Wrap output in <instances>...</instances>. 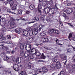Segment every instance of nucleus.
Instances as JSON below:
<instances>
[{"label":"nucleus","mask_w":75,"mask_h":75,"mask_svg":"<svg viewBox=\"0 0 75 75\" xmlns=\"http://www.w3.org/2000/svg\"><path fill=\"white\" fill-rule=\"evenodd\" d=\"M42 71L43 72L45 73V72H47L48 71V69H47V68L46 67H43Z\"/></svg>","instance_id":"6ab92c4d"},{"label":"nucleus","mask_w":75,"mask_h":75,"mask_svg":"<svg viewBox=\"0 0 75 75\" xmlns=\"http://www.w3.org/2000/svg\"><path fill=\"white\" fill-rule=\"evenodd\" d=\"M34 8V5H31L29 6V8L30 10H33Z\"/></svg>","instance_id":"473e14b6"},{"label":"nucleus","mask_w":75,"mask_h":75,"mask_svg":"<svg viewBox=\"0 0 75 75\" xmlns=\"http://www.w3.org/2000/svg\"><path fill=\"white\" fill-rule=\"evenodd\" d=\"M50 8H45V12L46 14L48 13H49V11L50 10Z\"/></svg>","instance_id":"f3484780"},{"label":"nucleus","mask_w":75,"mask_h":75,"mask_svg":"<svg viewBox=\"0 0 75 75\" xmlns=\"http://www.w3.org/2000/svg\"><path fill=\"white\" fill-rule=\"evenodd\" d=\"M11 54H14V50H13L11 51Z\"/></svg>","instance_id":"338daca9"},{"label":"nucleus","mask_w":75,"mask_h":75,"mask_svg":"<svg viewBox=\"0 0 75 75\" xmlns=\"http://www.w3.org/2000/svg\"><path fill=\"white\" fill-rule=\"evenodd\" d=\"M66 12H64L63 13V17H65V18H66L67 17V16L66 15Z\"/></svg>","instance_id":"4c0bfd02"},{"label":"nucleus","mask_w":75,"mask_h":75,"mask_svg":"<svg viewBox=\"0 0 75 75\" xmlns=\"http://www.w3.org/2000/svg\"><path fill=\"white\" fill-rule=\"evenodd\" d=\"M38 11L39 13H41V11L40 10V8H38Z\"/></svg>","instance_id":"69168bd1"},{"label":"nucleus","mask_w":75,"mask_h":75,"mask_svg":"<svg viewBox=\"0 0 75 75\" xmlns=\"http://www.w3.org/2000/svg\"><path fill=\"white\" fill-rule=\"evenodd\" d=\"M25 44H24V45L22 43H21L19 47L20 49H21V50H23L24 48V46H25Z\"/></svg>","instance_id":"aec40b11"},{"label":"nucleus","mask_w":75,"mask_h":75,"mask_svg":"<svg viewBox=\"0 0 75 75\" xmlns=\"http://www.w3.org/2000/svg\"><path fill=\"white\" fill-rule=\"evenodd\" d=\"M42 8V7L41 6V4L40 3L38 5V8L41 9Z\"/></svg>","instance_id":"37998d69"},{"label":"nucleus","mask_w":75,"mask_h":75,"mask_svg":"<svg viewBox=\"0 0 75 75\" xmlns=\"http://www.w3.org/2000/svg\"><path fill=\"white\" fill-rule=\"evenodd\" d=\"M46 39L47 40V42L49 41H51V38L50 37H48V38H46Z\"/></svg>","instance_id":"a18cd8bd"},{"label":"nucleus","mask_w":75,"mask_h":75,"mask_svg":"<svg viewBox=\"0 0 75 75\" xmlns=\"http://www.w3.org/2000/svg\"><path fill=\"white\" fill-rule=\"evenodd\" d=\"M65 12L66 13H67V14H71V13L73 12V10L71 8H69L66 10Z\"/></svg>","instance_id":"6e6552de"},{"label":"nucleus","mask_w":75,"mask_h":75,"mask_svg":"<svg viewBox=\"0 0 75 75\" xmlns=\"http://www.w3.org/2000/svg\"><path fill=\"white\" fill-rule=\"evenodd\" d=\"M15 31L16 33H17L18 34H20L21 33V29L20 28H18L15 29Z\"/></svg>","instance_id":"f8f14e48"},{"label":"nucleus","mask_w":75,"mask_h":75,"mask_svg":"<svg viewBox=\"0 0 75 75\" xmlns=\"http://www.w3.org/2000/svg\"><path fill=\"white\" fill-rule=\"evenodd\" d=\"M55 42H56V44H58V45H62V44H61L60 43H58L59 42V40H58V39H55Z\"/></svg>","instance_id":"b1692460"},{"label":"nucleus","mask_w":75,"mask_h":75,"mask_svg":"<svg viewBox=\"0 0 75 75\" xmlns=\"http://www.w3.org/2000/svg\"><path fill=\"white\" fill-rule=\"evenodd\" d=\"M6 24V22H2V23L1 24V25H2V26H4Z\"/></svg>","instance_id":"de8ad7c7"},{"label":"nucleus","mask_w":75,"mask_h":75,"mask_svg":"<svg viewBox=\"0 0 75 75\" xmlns=\"http://www.w3.org/2000/svg\"><path fill=\"white\" fill-rule=\"evenodd\" d=\"M41 19L42 20H44V17L42 16L41 17Z\"/></svg>","instance_id":"052dcab7"},{"label":"nucleus","mask_w":75,"mask_h":75,"mask_svg":"<svg viewBox=\"0 0 75 75\" xmlns=\"http://www.w3.org/2000/svg\"><path fill=\"white\" fill-rule=\"evenodd\" d=\"M71 67L73 69H75V64H72L71 65Z\"/></svg>","instance_id":"49530a36"},{"label":"nucleus","mask_w":75,"mask_h":75,"mask_svg":"<svg viewBox=\"0 0 75 75\" xmlns=\"http://www.w3.org/2000/svg\"><path fill=\"white\" fill-rule=\"evenodd\" d=\"M66 51H67V52H71V49H67L66 50Z\"/></svg>","instance_id":"603ef678"},{"label":"nucleus","mask_w":75,"mask_h":75,"mask_svg":"<svg viewBox=\"0 0 75 75\" xmlns=\"http://www.w3.org/2000/svg\"><path fill=\"white\" fill-rule=\"evenodd\" d=\"M12 61H14V57H11V58Z\"/></svg>","instance_id":"e2e57ef3"},{"label":"nucleus","mask_w":75,"mask_h":75,"mask_svg":"<svg viewBox=\"0 0 75 75\" xmlns=\"http://www.w3.org/2000/svg\"><path fill=\"white\" fill-rule=\"evenodd\" d=\"M35 21H33L32 22H28V24H31V23H35Z\"/></svg>","instance_id":"6e6d98bb"},{"label":"nucleus","mask_w":75,"mask_h":75,"mask_svg":"<svg viewBox=\"0 0 75 75\" xmlns=\"http://www.w3.org/2000/svg\"><path fill=\"white\" fill-rule=\"evenodd\" d=\"M64 4H66L67 6H71V3L68 2V0H67L66 2H64Z\"/></svg>","instance_id":"c85d7f7f"},{"label":"nucleus","mask_w":75,"mask_h":75,"mask_svg":"<svg viewBox=\"0 0 75 75\" xmlns=\"http://www.w3.org/2000/svg\"><path fill=\"white\" fill-rule=\"evenodd\" d=\"M68 24L69 25H70V26H71V27H74V26L71 25V24L70 23H68Z\"/></svg>","instance_id":"13d9d810"},{"label":"nucleus","mask_w":75,"mask_h":75,"mask_svg":"<svg viewBox=\"0 0 75 75\" xmlns=\"http://www.w3.org/2000/svg\"><path fill=\"white\" fill-rule=\"evenodd\" d=\"M31 11L27 10L26 12V14H30V13H31Z\"/></svg>","instance_id":"c03bdc74"},{"label":"nucleus","mask_w":75,"mask_h":75,"mask_svg":"<svg viewBox=\"0 0 75 75\" xmlns=\"http://www.w3.org/2000/svg\"><path fill=\"white\" fill-rule=\"evenodd\" d=\"M58 56H56L54 57L52 61L54 62H57L58 60Z\"/></svg>","instance_id":"393cba45"},{"label":"nucleus","mask_w":75,"mask_h":75,"mask_svg":"<svg viewBox=\"0 0 75 75\" xmlns=\"http://www.w3.org/2000/svg\"><path fill=\"white\" fill-rule=\"evenodd\" d=\"M3 74H7V73H11V71H6L4 70L3 71Z\"/></svg>","instance_id":"e433bc0d"},{"label":"nucleus","mask_w":75,"mask_h":75,"mask_svg":"<svg viewBox=\"0 0 75 75\" xmlns=\"http://www.w3.org/2000/svg\"><path fill=\"white\" fill-rule=\"evenodd\" d=\"M28 34V32L27 30H25L23 33V37H27Z\"/></svg>","instance_id":"1a4fd4ad"},{"label":"nucleus","mask_w":75,"mask_h":75,"mask_svg":"<svg viewBox=\"0 0 75 75\" xmlns=\"http://www.w3.org/2000/svg\"><path fill=\"white\" fill-rule=\"evenodd\" d=\"M72 33H70L69 35V40H70V38H71L72 37Z\"/></svg>","instance_id":"ea45409f"},{"label":"nucleus","mask_w":75,"mask_h":75,"mask_svg":"<svg viewBox=\"0 0 75 75\" xmlns=\"http://www.w3.org/2000/svg\"><path fill=\"white\" fill-rule=\"evenodd\" d=\"M59 23L61 24V26H62L63 25V24H62V22L61 21H59Z\"/></svg>","instance_id":"4d7b16f0"},{"label":"nucleus","mask_w":75,"mask_h":75,"mask_svg":"<svg viewBox=\"0 0 75 75\" xmlns=\"http://www.w3.org/2000/svg\"><path fill=\"white\" fill-rule=\"evenodd\" d=\"M40 2H41L42 1H43L42 2V3L43 4L44 6H46L47 7H50V5L49 4V1H47V0H39Z\"/></svg>","instance_id":"39448f33"},{"label":"nucleus","mask_w":75,"mask_h":75,"mask_svg":"<svg viewBox=\"0 0 75 75\" xmlns=\"http://www.w3.org/2000/svg\"><path fill=\"white\" fill-rule=\"evenodd\" d=\"M35 54L36 55V56H38V57L39 56H40L41 55V53L40 52V51L38 50H35Z\"/></svg>","instance_id":"2eb2a0df"},{"label":"nucleus","mask_w":75,"mask_h":75,"mask_svg":"<svg viewBox=\"0 0 75 75\" xmlns=\"http://www.w3.org/2000/svg\"><path fill=\"white\" fill-rule=\"evenodd\" d=\"M11 19L12 20V21L10 23L9 22V23L11 24V26L12 28L16 27V24L14 23V22H13L15 21V19L14 18L12 17L11 18Z\"/></svg>","instance_id":"423d86ee"},{"label":"nucleus","mask_w":75,"mask_h":75,"mask_svg":"<svg viewBox=\"0 0 75 75\" xmlns=\"http://www.w3.org/2000/svg\"><path fill=\"white\" fill-rule=\"evenodd\" d=\"M20 19L21 20H23V21H25L27 20V19H26L25 18H24L23 17L21 18Z\"/></svg>","instance_id":"58836bf2"},{"label":"nucleus","mask_w":75,"mask_h":75,"mask_svg":"<svg viewBox=\"0 0 75 75\" xmlns=\"http://www.w3.org/2000/svg\"><path fill=\"white\" fill-rule=\"evenodd\" d=\"M49 69L52 71L57 70V69H61L62 68L61 64L59 62H56V64L54 63H53L50 66H49Z\"/></svg>","instance_id":"f03ea898"},{"label":"nucleus","mask_w":75,"mask_h":75,"mask_svg":"<svg viewBox=\"0 0 75 75\" xmlns=\"http://www.w3.org/2000/svg\"><path fill=\"white\" fill-rule=\"evenodd\" d=\"M34 39V38H33L31 37H29L28 39V41L29 42H32L33 41Z\"/></svg>","instance_id":"ddd939ff"},{"label":"nucleus","mask_w":75,"mask_h":75,"mask_svg":"<svg viewBox=\"0 0 75 75\" xmlns=\"http://www.w3.org/2000/svg\"><path fill=\"white\" fill-rule=\"evenodd\" d=\"M47 31H44L41 32L40 33V35L42 37H43V36H45L46 35V34H47Z\"/></svg>","instance_id":"a211bd4d"},{"label":"nucleus","mask_w":75,"mask_h":75,"mask_svg":"<svg viewBox=\"0 0 75 75\" xmlns=\"http://www.w3.org/2000/svg\"><path fill=\"white\" fill-rule=\"evenodd\" d=\"M68 70H69L70 73H71V74H73V73L74 72V70L72 69H71L70 68L69 69H68Z\"/></svg>","instance_id":"cd10ccee"},{"label":"nucleus","mask_w":75,"mask_h":75,"mask_svg":"<svg viewBox=\"0 0 75 75\" xmlns=\"http://www.w3.org/2000/svg\"><path fill=\"white\" fill-rule=\"evenodd\" d=\"M60 75H65V72L64 71H62L60 72Z\"/></svg>","instance_id":"79ce46f5"},{"label":"nucleus","mask_w":75,"mask_h":75,"mask_svg":"<svg viewBox=\"0 0 75 75\" xmlns=\"http://www.w3.org/2000/svg\"><path fill=\"white\" fill-rule=\"evenodd\" d=\"M4 68V66L1 65L0 64V69H1V68Z\"/></svg>","instance_id":"0e129e2a"},{"label":"nucleus","mask_w":75,"mask_h":75,"mask_svg":"<svg viewBox=\"0 0 75 75\" xmlns=\"http://www.w3.org/2000/svg\"><path fill=\"white\" fill-rule=\"evenodd\" d=\"M51 36H54V34H59V31L58 29H50L48 30L47 32Z\"/></svg>","instance_id":"7ed1b4c3"},{"label":"nucleus","mask_w":75,"mask_h":75,"mask_svg":"<svg viewBox=\"0 0 75 75\" xmlns=\"http://www.w3.org/2000/svg\"><path fill=\"white\" fill-rule=\"evenodd\" d=\"M55 6L56 8H57V9H58V7H57V3H55Z\"/></svg>","instance_id":"774afa93"},{"label":"nucleus","mask_w":75,"mask_h":75,"mask_svg":"<svg viewBox=\"0 0 75 75\" xmlns=\"http://www.w3.org/2000/svg\"><path fill=\"white\" fill-rule=\"evenodd\" d=\"M41 29L39 27L37 28V29L35 28L34 26L29 27L27 28V30L29 31V33L30 36H32L33 35H36L38 33V32L41 31Z\"/></svg>","instance_id":"f257e3e1"},{"label":"nucleus","mask_w":75,"mask_h":75,"mask_svg":"<svg viewBox=\"0 0 75 75\" xmlns=\"http://www.w3.org/2000/svg\"><path fill=\"white\" fill-rule=\"evenodd\" d=\"M36 72H37V73H36L35 74H33L34 75H37V74H38V73H42V71H40V69H38L36 71Z\"/></svg>","instance_id":"a878e982"},{"label":"nucleus","mask_w":75,"mask_h":75,"mask_svg":"<svg viewBox=\"0 0 75 75\" xmlns=\"http://www.w3.org/2000/svg\"><path fill=\"white\" fill-rule=\"evenodd\" d=\"M10 0H0V1H4L5 4H7L9 2Z\"/></svg>","instance_id":"c9c22d12"},{"label":"nucleus","mask_w":75,"mask_h":75,"mask_svg":"<svg viewBox=\"0 0 75 75\" xmlns=\"http://www.w3.org/2000/svg\"><path fill=\"white\" fill-rule=\"evenodd\" d=\"M53 4V1H49V4L50 5H51V4Z\"/></svg>","instance_id":"864d4df0"},{"label":"nucleus","mask_w":75,"mask_h":75,"mask_svg":"<svg viewBox=\"0 0 75 75\" xmlns=\"http://www.w3.org/2000/svg\"><path fill=\"white\" fill-rule=\"evenodd\" d=\"M54 13V12L53 11H52L51 8H50V10L49 11V14L50 15H51L52 14H53Z\"/></svg>","instance_id":"c756f323"},{"label":"nucleus","mask_w":75,"mask_h":75,"mask_svg":"<svg viewBox=\"0 0 75 75\" xmlns=\"http://www.w3.org/2000/svg\"><path fill=\"white\" fill-rule=\"evenodd\" d=\"M46 58V57H45V56L44 55H43L42 56V59H45Z\"/></svg>","instance_id":"bf43d9fd"},{"label":"nucleus","mask_w":75,"mask_h":75,"mask_svg":"<svg viewBox=\"0 0 75 75\" xmlns=\"http://www.w3.org/2000/svg\"><path fill=\"white\" fill-rule=\"evenodd\" d=\"M4 61H7L8 63H11V59L8 57H7L6 56V58H4Z\"/></svg>","instance_id":"9b49d317"},{"label":"nucleus","mask_w":75,"mask_h":75,"mask_svg":"<svg viewBox=\"0 0 75 75\" xmlns=\"http://www.w3.org/2000/svg\"><path fill=\"white\" fill-rule=\"evenodd\" d=\"M7 12H8V13H13V12H12L11 11H10V10L9 9H7Z\"/></svg>","instance_id":"5fc2aeb1"},{"label":"nucleus","mask_w":75,"mask_h":75,"mask_svg":"<svg viewBox=\"0 0 75 75\" xmlns=\"http://www.w3.org/2000/svg\"><path fill=\"white\" fill-rule=\"evenodd\" d=\"M6 52H7V53H8L9 54H10V51H11V50L8 49V47H6Z\"/></svg>","instance_id":"72a5a7b5"},{"label":"nucleus","mask_w":75,"mask_h":75,"mask_svg":"<svg viewBox=\"0 0 75 75\" xmlns=\"http://www.w3.org/2000/svg\"><path fill=\"white\" fill-rule=\"evenodd\" d=\"M1 20L2 21V22L6 23V20L4 18H1Z\"/></svg>","instance_id":"8fccbe9b"},{"label":"nucleus","mask_w":75,"mask_h":75,"mask_svg":"<svg viewBox=\"0 0 75 75\" xmlns=\"http://www.w3.org/2000/svg\"><path fill=\"white\" fill-rule=\"evenodd\" d=\"M11 37L10 35H8L7 36V39H11Z\"/></svg>","instance_id":"09e8293b"},{"label":"nucleus","mask_w":75,"mask_h":75,"mask_svg":"<svg viewBox=\"0 0 75 75\" xmlns=\"http://www.w3.org/2000/svg\"><path fill=\"white\" fill-rule=\"evenodd\" d=\"M0 46H1L2 47V50L3 51H4L5 50H6V47L4 46V45L2 44L0 45Z\"/></svg>","instance_id":"7c9ffc66"},{"label":"nucleus","mask_w":75,"mask_h":75,"mask_svg":"<svg viewBox=\"0 0 75 75\" xmlns=\"http://www.w3.org/2000/svg\"><path fill=\"white\" fill-rule=\"evenodd\" d=\"M13 68L15 71H18L19 70V66L17 64H15L13 65Z\"/></svg>","instance_id":"9d476101"},{"label":"nucleus","mask_w":75,"mask_h":75,"mask_svg":"<svg viewBox=\"0 0 75 75\" xmlns=\"http://www.w3.org/2000/svg\"><path fill=\"white\" fill-rule=\"evenodd\" d=\"M42 42H48V40L47 38H42Z\"/></svg>","instance_id":"412c9836"},{"label":"nucleus","mask_w":75,"mask_h":75,"mask_svg":"<svg viewBox=\"0 0 75 75\" xmlns=\"http://www.w3.org/2000/svg\"><path fill=\"white\" fill-rule=\"evenodd\" d=\"M23 11L21 10H20L18 11L17 14L18 16H20V15H21L22 14V12Z\"/></svg>","instance_id":"5701e85b"},{"label":"nucleus","mask_w":75,"mask_h":75,"mask_svg":"<svg viewBox=\"0 0 75 75\" xmlns=\"http://www.w3.org/2000/svg\"><path fill=\"white\" fill-rule=\"evenodd\" d=\"M1 56L2 57H4V58H6V57L7 56H6V54L4 53V52H3V53H2L1 54Z\"/></svg>","instance_id":"bb28decb"},{"label":"nucleus","mask_w":75,"mask_h":75,"mask_svg":"<svg viewBox=\"0 0 75 75\" xmlns=\"http://www.w3.org/2000/svg\"><path fill=\"white\" fill-rule=\"evenodd\" d=\"M60 58L63 60H66L67 59V56H64L63 54H60Z\"/></svg>","instance_id":"dca6fc26"},{"label":"nucleus","mask_w":75,"mask_h":75,"mask_svg":"<svg viewBox=\"0 0 75 75\" xmlns=\"http://www.w3.org/2000/svg\"><path fill=\"white\" fill-rule=\"evenodd\" d=\"M34 48H33L31 49V50H30L29 51H28L27 53H25V54L23 56H24V57L25 58H28V57H29V55H30V54H34V53H33L34 52Z\"/></svg>","instance_id":"20e7f679"},{"label":"nucleus","mask_w":75,"mask_h":75,"mask_svg":"<svg viewBox=\"0 0 75 75\" xmlns=\"http://www.w3.org/2000/svg\"><path fill=\"white\" fill-rule=\"evenodd\" d=\"M1 39L3 40H6V38L5 37L3 36V35H2Z\"/></svg>","instance_id":"a19ab883"},{"label":"nucleus","mask_w":75,"mask_h":75,"mask_svg":"<svg viewBox=\"0 0 75 75\" xmlns=\"http://www.w3.org/2000/svg\"><path fill=\"white\" fill-rule=\"evenodd\" d=\"M16 61L17 64L21 63V57H19L18 58L16 59Z\"/></svg>","instance_id":"4468645a"},{"label":"nucleus","mask_w":75,"mask_h":75,"mask_svg":"<svg viewBox=\"0 0 75 75\" xmlns=\"http://www.w3.org/2000/svg\"><path fill=\"white\" fill-rule=\"evenodd\" d=\"M9 3L10 6L11 7V6H13V4H14V1H13V0H11L9 1Z\"/></svg>","instance_id":"2f4dec72"},{"label":"nucleus","mask_w":75,"mask_h":75,"mask_svg":"<svg viewBox=\"0 0 75 75\" xmlns=\"http://www.w3.org/2000/svg\"><path fill=\"white\" fill-rule=\"evenodd\" d=\"M25 53V52L22 50H21L20 52V54L21 55L24 56Z\"/></svg>","instance_id":"f704fd0d"},{"label":"nucleus","mask_w":75,"mask_h":75,"mask_svg":"<svg viewBox=\"0 0 75 75\" xmlns=\"http://www.w3.org/2000/svg\"><path fill=\"white\" fill-rule=\"evenodd\" d=\"M34 18L36 21H39V18L38 17H35Z\"/></svg>","instance_id":"3c124183"},{"label":"nucleus","mask_w":75,"mask_h":75,"mask_svg":"<svg viewBox=\"0 0 75 75\" xmlns=\"http://www.w3.org/2000/svg\"><path fill=\"white\" fill-rule=\"evenodd\" d=\"M42 27H43V26H42V25H40L39 26V27L40 28V29H41L42 28Z\"/></svg>","instance_id":"680f3d73"},{"label":"nucleus","mask_w":75,"mask_h":75,"mask_svg":"<svg viewBox=\"0 0 75 75\" xmlns=\"http://www.w3.org/2000/svg\"><path fill=\"white\" fill-rule=\"evenodd\" d=\"M25 49L27 51H28L31 50V45L30 44H27L26 43H25Z\"/></svg>","instance_id":"0eeeda50"},{"label":"nucleus","mask_w":75,"mask_h":75,"mask_svg":"<svg viewBox=\"0 0 75 75\" xmlns=\"http://www.w3.org/2000/svg\"><path fill=\"white\" fill-rule=\"evenodd\" d=\"M17 8V5L15 4L12 8L13 10H16Z\"/></svg>","instance_id":"4be33fe9"}]
</instances>
